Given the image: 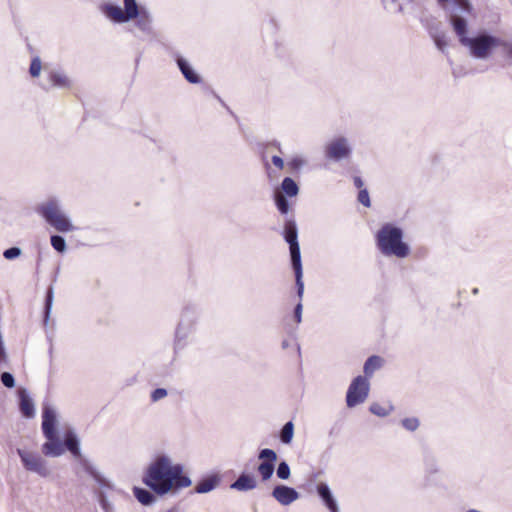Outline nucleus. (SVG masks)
<instances>
[{
	"label": "nucleus",
	"mask_w": 512,
	"mask_h": 512,
	"mask_svg": "<svg viewBox=\"0 0 512 512\" xmlns=\"http://www.w3.org/2000/svg\"><path fill=\"white\" fill-rule=\"evenodd\" d=\"M297 194H274L275 205L281 214H287L290 208V203L287 199L289 197H295Z\"/></svg>",
	"instance_id": "obj_20"
},
{
	"label": "nucleus",
	"mask_w": 512,
	"mask_h": 512,
	"mask_svg": "<svg viewBox=\"0 0 512 512\" xmlns=\"http://www.w3.org/2000/svg\"><path fill=\"white\" fill-rule=\"evenodd\" d=\"M381 365V357L376 355L370 356L364 364V372L366 375H371L375 370L379 369Z\"/></svg>",
	"instance_id": "obj_23"
},
{
	"label": "nucleus",
	"mask_w": 512,
	"mask_h": 512,
	"mask_svg": "<svg viewBox=\"0 0 512 512\" xmlns=\"http://www.w3.org/2000/svg\"><path fill=\"white\" fill-rule=\"evenodd\" d=\"M276 475L281 480H287L290 477L291 470L286 461L279 462L276 469Z\"/></svg>",
	"instance_id": "obj_29"
},
{
	"label": "nucleus",
	"mask_w": 512,
	"mask_h": 512,
	"mask_svg": "<svg viewBox=\"0 0 512 512\" xmlns=\"http://www.w3.org/2000/svg\"><path fill=\"white\" fill-rule=\"evenodd\" d=\"M137 17V26L143 31L148 30L150 27V17L148 13L144 10H141Z\"/></svg>",
	"instance_id": "obj_30"
},
{
	"label": "nucleus",
	"mask_w": 512,
	"mask_h": 512,
	"mask_svg": "<svg viewBox=\"0 0 512 512\" xmlns=\"http://www.w3.org/2000/svg\"><path fill=\"white\" fill-rule=\"evenodd\" d=\"M143 483L150 488L134 487L135 498L142 505H151L156 501L157 495H165L172 490L186 488L191 485V479L183 475L181 464L172 465L170 459L161 455L152 462L142 478Z\"/></svg>",
	"instance_id": "obj_1"
},
{
	"label": "nucleus",
	"mask_w": 512,
	"mask_h": 512,
	"mask_svg": "<svg viewBox=\"0 0 512 512\" xmlns=\"http://www.w3.org/2000/svg\"><path fill=\"white\" fill-rule=\"evenodd\" d=\"M327 156L331 159L339 160L349 155L350 148L345 138H339L332 141L326 148Z\"/></svg>",
	"instance_id": "obj_10"
},
{
	"label": "nucleus",
	"mask_w": 512,
	"mask_h": 512,
	"mask_svg": "<svg viewBox=\"0 0 512 512\" xmlns=\"http://www.w3.org/2000/svg\"><path fill=\"white\" fill-rule=\"evenodd\" d=\"M294 435V425L292 421H288L284 424L280 431V441L284 444H289L292 441Z\"/></svg>",
	"instance_id": "obj_24"
},
{
	"label": "nucleus",
	"mask_w": 512,
	"mask_h": 512,
	"mask_svg": "<svg viewBox=\"0 0 512 512\" xmlns=\"http://www.w3.org/2000/svg\"><path fill=\"white\" fill-rule=\"evenodd\" d=\"M50 81L53 86L67 87L69 86L68 78L60 72H52L50 74Z\"/></svg>",
	"instance_id": "obj_26"
},
{
	"label": "nucleus",
	"mask_w": 512,
	"mask_h": 512,
	"mask_svg": "<svg viewBox=\"0 0 512 512\" xmlns=\"http://www.w3.org/2000/svg\"><path fill=\"white\" fill-rule=\"evenodd\" d=\"M106 14L108 17H110L112 20L116 22H126L130 20L128 18V15L118 6L108 5L106 7Z\"/></svg>",
	"instance_id": "obj_19"
},
{
	"label": "nucleus",
	"mask_w": 512,
	"mask_h": 512,
	"mask_svg": "<svg viewBox=\"0 0 512 512\" xmlns=\"http://www.w3.org/2000/svg\"><path fill=\"white\" fill-rule=\"evenodd\" d=\"M272 162H273V164H274L277 168H279V169H282V168H283V166H284V161H283V159H282L281 157H279V156H273V157H272Z\"/></svg>",
	"instance_id": "obj_40"
},
{
	"label": "nucleus",
	"mask_w": 512,
	"mask_h": 512,
	"mask_svg": "<svg viewBox=\"0 0 512 512\" xmlns=\"http://www.w3.org/2000/svg\"><path fill=\"white\" fill-rule=\"evenodd\" d=\"M403 231L392 224H384L377 232V246L385 256L405 258L410 252L408 244L403 242Z\"/></svg>",
	"instance_id": "obj_3"
},
{
	"label": "nucleus",
	"mask_w": 512,
	"mask_h": 512,
	"mask_svg": "<svg viewBox=\"0 0 512 512\" xmlns=\"http://www.w3.org/2000/svg\"><path fill=\"white\" fill-rule=\"evenodd\" d=\"M36 212L59 232H69L74 230V226L61 212L59 205L55 200H50L37 206Z\"/></svg>",
	"instance_id": "obj_5"
},
{
	"label": "nucleus",
	"mask_w": 512,
	"mask_h": 512,
	"mask_svg": "<svg viewBox=\"0 0 512 512\" xmlns=\"http://www.w3.org/2000/svg\"><path fill=\"white\" fill-rule=\"evenodd\" d=\"M317 492L331 512H338L337 503L330 491L329 486L326 483H320L317 486Z\"/></svg>",
	"instance_id": "obj_16"
},
{
	"label": "nucleus",
	"mask_w": 512,
	"mask_h": 512,
	"mask_svg": "<svg viewBox=\"0 0 512 512\" xmlns=\"http://www.w3.org/2000/svg\"><path fill=\"white\" fill-rule=\"evenodd\" d=\"M17 454L20 457L25 470L36 473L43 478L50 475L51 471L48 467L47 461L38 453L17 448Z\"/></svg>",
	"instance_id": "obj_6"
},
{
	"label": "nucleus",
	"mask_w": 512,
	"mask_h": 512,
	"mask_svg": "<svg viewBox=\"0 0 512 512\" xmlns=\"http://www.w3.org/2000/svg\"><path fill=\"white\" fill-rule=\"evenodd\" d=\"M392 2H395L396 0H391Z\"/></svg>",
	"instance_id": "obj_45"
},
{
	"label": "nucleus",
	"mask_w": 512,
	"mask_h": 512,
	"mask_svg": "<svg viewBox=\"0 0 512 512\" xmlns=\"http://www.w3.org/2000/svg\"><path fill=\"white\" fill-rule=\"evenodd\" d=\"M125 13L128 15V18L133 19L136 18L139 14V9L136 3V0H124Z\"/></svg>",
	"instance_id": "obj_27"
},
{
	"label": "nucleus",
	"mask_w": 512,
	"mask_h": 512,
	"mask_svg": "<svg viewBox=\"0 0 512 512\" xmlns=\"http://www.w3.org/2000/svg\"><path fill=\"white\" fill-rule=\"evenodd\" d=\"M272 496L283 506H288L299 498V493L292 487L276 485L272 490Z\"/></svg>",
	"instance_id": "obj_9"
},
{
	"label": "nucleus",
	"mask_w": 512,
	"mask_h": 512,
	"mask_svg": "<svg viewBox=\"0 0 512 512\" xmlns=\"http://www.w3.org/2000/svg\"><path fill=\"white\" fill-rule=\"evenodd\" d=\"M54 300V289L53 286H49L45 296V305H44V325H47L49 322L52 305Z\"/></svg>",
	"instance_id": "obj_21"
},
{
	"label": "nucleus",
	"mask_w": 512,
	"mask_h": 512,
	"mask_svg": "<svg viewBox=\"0 0 512 512\" xmlns=\"http://www.w3.org/2000/svg\"><path fill=\"white\" fill-rule=\"evenodd\" d=\"M302 299V297L300 298V300ZM302 309H303V306H302V303L301 301L295 306V309H294V318L296 320L297 323H300L301 320H302Z\"/></svg>",
	"instance_id": "obj_38"
},
{
	"label": "nucleus",
	"mask_w": 512,
	"mask_h": 512,
	"mask_svg": "<svg viewBox=\"0 0 512 512\" xmlns=\"http://www.w3.org/2000/svg\"><path fill=\"white\" fill-rule=\"evenodd\" d=\"M0 380H1V383L6 388L11 389V388L15 387V378H14L13 374L10 372H2L0 375Z\"/></svg>",
	"instance_id": "obj_31"
},
{
	"label": "nucleus",
	"mask_w": 512,
	"mask_h": 512,
	"mask_svg": "<svg viewBox=\"0 0 512 512\" xmlns=\"http://www.w3.org/2000/svg\"><path fill=\"white\" fill-rule=\"evenodd\" d=\"M473 293H474V294L478 293V289H477V288H475V289L473 290Z\"/></svg>",
	"instance_id": "obj_44"
},
{
	"label": "nucleus",
	"mask_w": 512,
	"mask_h": 512,
	"mask_svg": "<svg viewBox=\"0 0 512 512\" xmlns=\"http://www.w3.org/2000/svg\"><path fill=\"white\" fill-rule=\"evenodd\" d=\"M258 459L262 462L258 465L257 471L263 481L269 480L275 471L277 453L270 448H264L259 451Z\"/></svg>",
	"instance_id": "obj_8"
},
{
	"label": "nucleus",
	"mask_w": 512,
	"mask_h": 512,
	"mask_svg": "<svg viewBox=\"0 0 512 512\" xmlns=\"http://www.w3.org/2000/svg\"><path fill=\"white\" fill-rule=\"evenodd\" d=\"M369 410L374 415L385 417L394 410V407L392 404H389L387 407H383L381 404L375 402L370 405Z\"/></svg>",
	"instance_id": "obj_25"
},
{
	"label": "nucleus",
	"mask_w": 512,
	"mask_h": 512,
	"mask_svg": "<svg viewBox=\"0 0 512 512\" xmlns=\"http://www.w3.org/2000/svg\"><path fill=\"white\" fill-rule=\"evenodd\" d=\"M64 450L67 449L74 457L81 458L80 443L74 431L69 430L64 436Z\"/></svg>",
	"instance_id": "obj_15"
},
{
	"label": "nucleus",
	"mask_w": 512,
	"mask_h": 512,
	"mask_svg": "<svg viewBox=\"0 0 512 512\" xmlns=\"http://www.w3.org/2000/svg\"><path fill=\"white\" fill-rule=\"evenodd\" d=\"M369 394V382L368 380L359 375L351 382L347 394L346 404L349 408L355 407L363 403Z\"/></svg>",
	"instance_id": "obj_7"
},
{
	"label": "nucleus",
	"mask_w": 512,
	"mask_h": 512,
	"mask_svg": "<svg viewBox=\"0 0 512 512\" xmlns=\"http://www.w3.org/2000/svg\"><path fill=\"white\" fill-rule=\"evenodd\" d=\"M370 194H358V201L366 207H370Z\"/></svg>",
	"instance_id": "obj_39"
},
{
	"label": "nucleus",
	"mask_w": 512,
	"mask_h": 512,
	"mask_svg": "<svg viewBox=\"0 0 512 512\" xmlns=\"http://www.w3.org/2000/svg\"><path fill=\"white\" fill-rule=\"evenodd\" d=\"M402 426L409 431H415L419 427V420L415 417L402 420Z\"/></svg>",
	"instance_id": "obj_33"
},
{
	"label": "nucleus",
	"mask_w": 512,
	"mask_h": 512,
	"mask_svg": "<svg viewBox=\"0 0 512 512\" xmlns=\"http://www.w3.org/2000/svg\"><path fill=\"white\" fill-rule=\"evenodd\" d=\"M42 431L45 437L56 435V412L49 405H44L42 415Z\"/></svg>",
	"instance_id": "obj_11"
},
{
	"label": "nucleus",
	"mask_w": 512,
	"mask_h": 512,
	"mask_svg": "<svg viewBox=\"0 0 512 512\" xmlns=\"http://www.w3.org/2000/svg\"><path fill=\"white\" fill-rule=\"evenodd\" d=\"M471 11L472 6L468 0H453V5L449 9L450 22L461 44L469 47L474 57L484 59L493 48L500 45V40L485 34L474 38L467 37V21L462 15H468Z\"/></svg>",
	"instance_id": "obj_2"
},
{
	"label": "nucleus",
	"mask_w": 512,
	"mask_h": 512,
	"mask_svg": "<svg viewBox=\"0 0 512 512\" xmlns=\"http://www.w3.org/2000/svg\"><path fill=\"white\" fill-rule=\"evenodd\" d=\"M18 394L20 399V411L22 415L26 418H32L35 415L33 400L30 398L27 390L24 388H20Z\"/></svg>",
	"instance_id": "obj_14"
},
{
	"label": "nucleus",
	"mask_w": 512,
	"mask_h": 512,
	"mask_svg": "<svg viewBox=\"0 0 512 512\" xmlns=\"http://www.w3.org/2000/svg\"><path fill=\"white\" fill-rule=\"evenodd\" d=\"M78 459L80 460V463H81L83 469L91 477H93L100 485H104L105 480L98 473V471L90 464V462L87 459H84L82 456H81V458H78Z\"/></svg>",
	"instance_id": "obj_22"
},
{
	"label": "nucleus",
	"mask_w": 512,
	"mask_h": 512,
	"mask_svg": "<svg viewBox=\"0 0 512 512\" xmlns=\"http://www.w3.org/2000/svg\"><path fill=\"white\" fill-rule=\"evenodd\" d=\"M282 192H298L296 182L289 177H286L282 182Z\"/></svg>",
	"instance_id": "obj_32"
},
{
	"label": "nucleus",
	"mask_w": 512,
	"mask_h": 512,
	"mask_svg": "<svg viewBox=\"0 0 512 512\" xmlns=\"http://www.w3.org/2000/svg\"><path fill=\"white\" fill-rule=\"evenodd\" d=\"M257 487V481L254 476L248 473H241L239 477L230 485L231 489L237 491H249Z\"/></svg>",
	"instance_id": "obj_13"
},
{
	"label": "nucleus",
	"mask_w": 512,
	"mask_h": 512,
	"mask_svg": "<svg viewBox=\"0 0 512 512\" xmlns=\"http://www.w3.org/2000/svg\"><path fill=\"white\" fill-rule=\"evenodd\" d=\"M47 441L42 445V453L47 457H59L64 454V445L59 436L45 437Z\"/></svg>",
	"instance_id": "obj_12"
},
{
	"label": "nucleus",
	"mask_w": 512,
	"mask_h": 512,
	"mask_svg": "<svg viewBox=\"0 0 512 512\" xmlns=\"http://www.w3.org/2000/svg\"><path fill=\"white\" fill-rule=\"evenodd\" d=\"M22 251L19 247H10L3 252V256L7 260H13L21 255Z\"/></svg>",
	"instance_id": "obj_34"
},
{
	"label": "nucleus",
	"mask_w": 512,
	"mask_h": 512,
	"mask_svg": "<svg viewBox=\"0 0 512 512\" xmlns=\"http://www.w3.org/2000/svg\"><path fill=\"white\" fill-rule=\"evenodd\" d=\"M218 482L219 479L217 476L205 478L196 485L195 492L199 494L208 493L217 486Z\"/></svg>",
	"instance_id": "obj_18"
},
{
	"label": "nucleus",
	"mask_w": 512,
	"mask_h": 512,
	"mask_svg": "<svg viewBox=\"0 0 512 512\" xmlns=\"http://www.w3.org/2000/svg\"><path fill=\"white\" fill-rule=\"evenodd\" d=\"M283 236L285 241L289 244L291 265L295 273V282L297 288V295L299 298L303 297L304 283L302 280L303 270L300 254V246L298 242V229L296 222L292 219L286 220L284 224Z\"/></svg>",
	"instance_id": "obj_4"
},
{
	"label": "nucleus",
	"mask_w": 512,
	"mask_h": 512,
	"mask_svg": "<svg viewBox=\"0 0 512 512\" xmlns=\"http://www.w3.org/2000/svg\"><path fill=\"white\" fill-rule=\"evenodd\" d=\"M282 347H283V348L288 347V342H287L286 340H284V341L282 342Z\"/></svg>",
	"instance_id": "obj_43"
},
{
	"label": "nucleus",
	"mask_w": 512,
	"mask_h": 512,
	"mask_svg": "<svg viewBox=\"0 0 512 512\" xmlns=\"http://www.w3.org/2000/svg\"><path fill=\"white\" fill-rule=\"evenodd\" d=\"M177 63L182 74L190 83H198L200 81L199 76L193 71L186 60L178 58Z\"/></svg>",
	"instance_id": "obj_17"
},
{
	"label": "nucleus",
	"mask_w": 512,
	"mask_h": 512,
	"mask_svg": "<svg viewBox=\"0 0 512 512\" xmlns=\"http://www.w3.org/2000/svg\"><path fill=\"white\" fill-rule=\"evenodd\" d=\"M41 61L39 59V57H35L32 62H31V65H30V74L31 76L33 77H37L40 75V72H41Z\"/></svg>",
	"instance_id": "obj_35"
},
{
	"label": "nucleus",
	"mask_w": 512,
	"mask_h": 512,
	"mask_svg": "<svg viewBox=\"0 0 512 512\" xmlns=\"http://www.w3.org/2000/svg\"><path fill=\"white\" fill-rule=\"evenodd\" d=\"M99 504L104 512H115L113 505L108 501L103 493L99 495Z\"/></svg>",
	"instance_id": "obj_36"
},
{
	"label": "nucleus",
	"mask_w": 512,
	"mask_h": 512,
	"mask_svg": "<svg viewBox=\"0 0 512 512\" xmlns=\"http://www.w3.org/2000/svg\"><path fill=\"white\" fill-rule=\"evenodd\" d=\"M167 395V390L164 388H157L151 394L152 401L156 402Z\"/></svg>",
	"instance_id": "obj_37"
},
{
	"label": "nucleus",
	"mask_w": 512,
	"mask_h": 512,
	"mask_svg": "<svg viewBox=\"0 0 512 512\" xmlns=\"http://www.w3.org/2000/svg\"><path fill=\"white\" fill-rule=\"evenodd\" d=\"M354 183H355V186L360 190L359 192H367L366 189H362L363 182H362L361 178L355 177L354 178Z\"/></svg>",
	"instance_id": "obj_42"
},
{
	"label": "nucleus",
	"mask_w": 512,
	"mask_h": 512,
	"mask_svg": "<svg viewBox=\"0 0 512 512\" xmlns=\"http://www.w3.org/2000/svg\"><path fill=\"white\" fill-rule=\"evenodd\" d=\"M435 43L440 50H443L444 47L446 46V41L441 37H436Z\"/></svg>",
	"instance_id": "obj_41"
},
{
	"label": "nucleus",
	"mask_w": 512,
	"mask_h": 512,
	"mask_svg": "<svg viewBox=\"0 0 512 512\" xmlns=\"http://www.w3.org/2000/svg\"><path fill=\"white\" fill-rule=\"evenodd\" d=\"M50 242H51V245L52 247L60 252V253H63L66 251V241L64 239V237L60 236V235H52L51 238H50Z\"/></svg>",
	"instance_id": "obj_28"
}]
</instances>
